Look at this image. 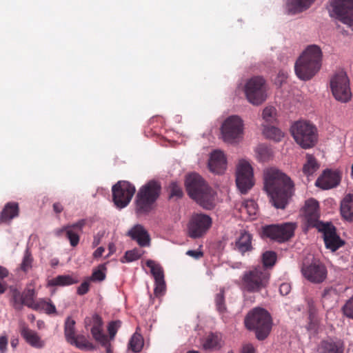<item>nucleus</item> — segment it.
<instances>
[{"label":"nucleus","mask_w":353,"mask_h":353,"mask_svg":"<svg viewBox=\"0 0 353 353\" xmlns=\"http://www.w3.org/2000/svg\"><path fill=\"white\" fill-rule=\"evenodd\" d=\"M264 190L273 206L285 209L295 190L294 183L285 173L276 168L264 171Z\"/></svg>","instance_id":"nucleus-1"},{"label":"nucleus","mask_w":353,"mask_h":353,"mask_svg":"<svg viewBox=\"0 0 353 353\" xmlns=\"http://www.w3.org/2000/svg\"><path fill=\"white\" fill-rule=\"evenodd\" d=\"M189 196L206 210L214 208V192L198 174L187 176L185 181Z\"/></svg>","instance_id":"nucleus-2"},{"label":"nucleus","mask_w":353,"mask_h":353,"mask_svg":"<svg viewBox=\"0 0 353 353\" xmlns=\"http://www.w3.org/2000/svg\"><path fill=\"white\" fill-rule=\"evenodd\" d=\"M321 61V48L316 45L308 46L295 63L296 76L301 80H310L320 70Z\"/></svg>","instance_id":"nucleus-3"},{"label":"nucleus","mask_w":353,"mask_h":353,"mask_svg":"<svg viewBox=\"0 0 353 353\" xmlns=\"http://www.w3.org/2000/svg\"><path fill=\"white\" fill-rule=\"evenodd\" d=\"M271 274L265 267L256 266L243 272L241 276L240 288L243 294L260 293L265 290L270 281Z\"/></svg>","instance_id":"nucleus-4"},{"label":"nucleus","mask_w":353,"mask_h":353,"mask_svg":"<svg viewBox=\"0 0 353 353\" xmlns=\"http://www.w3.org/2000/svg\"><path fill=\"white\" fill-rule=\"evenodd\" d=\"M244 323L248 330L255 332L256 337L259 341H263L268 336L272 327L270 314L266 310L259 307L247 314Z\"/></svg>","instance_id":"nucleus-5"},{"label":"nucleus","mask_w":353,"mask_h":353,"mask_svg":"<svg viewBox=\"0 0 353 353\" xmlns=\"http://www.w3.org/2000/svg\"><path fill=\"white\" fill-rule=\"evenodd\" d=\"M161 183L151 180L141 186L136 196V210L138 213L145 214L150 212L160 196Z\"/></svg>","instance_id":"nucleus-6"},{"label":"nucleus","mask_w":353,"mask_h":353,"mask_svg":"<svg viewBox=\"0 0 353 353\" xmlns=\"http://www.w3.org/2000/svg\"><path fill=\"white\" fill-rule=\"evenodd\" d=\"M292 134L297 144L302 148L314 147L317 142L316 128L310 122L299 121L291 128Z\"/></svg>","instance_id":"nucleus-7"},{"label":"nucleus","mask_w":353,"mask_h":353,"mask_svg":"<svg viewBox=\"0 0 353 353\" xmlns=\"http://www.w3.org/2000/svg\"><path fill=\"white\" fill-rule=\"evenodd\" d=\"M295 228L296 225L292 223L267 225L262 228V236L279 243H283L294 236Z\"/></svg>","instance_id":"nucleus-8"},{"label":"nucleus","mask_w":353,"mask_h":353,"mask_svg":"<svg viewBox=\"0 0 353 353\" xmlns=\"http://www.w3.org/2000/svg\"><path fill=\"white\" fill-rule=\"evenodd\" d=\"M330 88L336 100L347 103L351 99L350 81L345 72L340 71L331 78Z\"/></svg>","instance_id":"nucleus-9"},{"label":"nucleus","mask_w":353,"mask_h":353,"mask_svg":"<svg viewBox=\"0 0 353 353\" xmlns=\"http://www.w3.org/2000/svg\"><path fill=\"white\" fill-rule=\"evenodd\" d=\"M245 92L250 103L259 105L267 98L265 81L261 77L251 78L245 85Z\"/></svg>","instance_id":"nucleus-10"},{"label":"nucleus","mask_w":353,"mask_h":353,"mask_svg":"<svg viewBox=\"0 0 353 353\" xmlns=\"http://www.w3.org/2000/svg\"><path fill=\"white\" fill-rule=\"evenodd\" d=\"M329 12L342 23L353 26V0H332Z\"/></svg>","instance_id":"nucleus-11"},{"label":"nucleus","mask_w":353,"mask_h":353,"mask_svg":"<svg viewBox=\"0 0 353 353\" xmlns=\"http://www.w3.org/2000/svg\"><path fill=\"white\" fill-rule=\"evenodd\" d=\"M221 130L225 142H236L243 132V120L238 116H230L224 121Z\"/></svg>","instance_id":"nucleus-12"},{"label":"nucleus","mask_w":353,"mask_h":353,"mask_svg":"<svg viewBox=\"0 0 353 353\" xmlns=\"http://www.w3.org/2000/svg\"><path fill=\"white\" fill-rule=\"evenodd\" d=\"M112 199L119 208L127 206L135 192V187L126 181H119L112 186Z\"/></svg>","instance_id":"nucleus-13"},{"label":"nucleus","mask_w":353,"mask_h":353,"mask_svg":"<svg viewBox=\"0 0 353 353\" xmlns=\"http://www.w3.org/2000/svg\"><path fill=\"white\" fill-rule=\"evenodd\" d=\"M236 183L242 194H246L254 184L252 168L245 160H241L237 165Z\"/></svg>","instance_id":"nucleus-14"},{"label":"nucleus","mask_w":353,"mask_h":353,"mask_svg":"<svg viewBox=\"0 0 353 353\" xmlns=\"http://www.w3.org/2000/svg\"><path fill=\"white\" fill-rule=\"evenodd\" d=\"M212 223V219L207 214H193L188 227L189 236L194 239L202 236L210 229Z\"/></svg>","instance_id":"nucleus-15"},{"label":"nucleus","mask_w":353,"mask_h":353,"mask_svg":"<svg viewBox=\"0 0 353 353\" xmlns=\"http://www.w3.org/2000/svg\"><path fill=\"white\" fill-rule=\"evenodd\" d=\"M319 227L318 230L323 233L326 248L334 252L343 245L344 242L336 234V228L332 223L321 224Z\"/></svg>","instance_id":"nucleus-16"},{"label":"nucleus","mask_w":353,"mask_h":353,"mask_svg":"<svg viewBox=\"0 0 353 353\" xmlns=\"http://www.w3.org/2000/svg\"><path fill=\"white\" fill-rule=\"evenodd\" d=\"M303 276L314 283H321L327 277V270L324 265L315 261L309 265H303L301 268Z\"/></svg>","instance_id":"nucleus-17"},{"label":"nucleus","mask_w":353,"mask_h":353,"mask_svg":"<svg viewBox=\"0 0 353 353\" xmlns=\"http://www.w3.org/2000/svg\"><path fill=\"white\" fill-rule=\"evenodd\" d=\"M145 264L147 267L150 269L151 273L154 279L155 288L154 293L156 296H161L165 291L163 270L159 264L150 259L148 260Z\"/></svg>","instance_id":"nucleus-18"},{"label":"nucleus","mask_w":353,"mask_h":353,"mask_svg":"<svg viewBox=\"0 0 353 353\" xmlns=\"http://www.w3.org/2000/svg\"><path fill=\"white\" fill-rule=\"evenodd\" d=\"M304 211L308 226L318 229L321 224H325L319 221V205L316 200L310 199L306 201Z\"/></svg>","instance_id":"nucleus-19"},{"label":"nucleus","mask_w":353,"mask_h":353,"mask_svg":"<svg viewBox=\"0 0 353 353\" xmlns=\"http://www.w3.org/2000/svg\"><path fill=\"white\" fill-rule=\"evenodd\" d=\"M86 224L85 219H80L76 223L64 225L65 234L69 240L72 247L75 248L78 245L80 241V234L83 232V228Z\"/></svg>","instance_id":"nucleus-20"},{"label":"nucleus","mask_w":353,"mask_h":353,"mask_svg":"<svg viewBox=\"0 0 353 353\" xmlns=\"http://www.w3.org/2000/svg\"><path fill=\"white\" fill-rule=\"evenodd\" d=\"M341 172L337 170H326L321 176L316 181V185L324 190H328L337 186L341 181Z\"/></svg>","instance_id":"nucleus-21"},{"label":"nucleus","mask_w":353,"mask_h":353,"mask_svg":"<svg viewBox=\"0 0 353 353\" xmlns=\"http://www.w3.org/2000/svg\"><path fill=\"white\" fill-rule=\"evenodd\" d=\"M226 158L224 154L219 150L212 152L208 162L210 170L213 173L221 174L226 170Z\"/></svg>","instance_id":"nucleus-22"},{"label":"nucleus","mask_w":353,"mask_h":353,"mask_svg":"<svg viewBox=\"0 0 353 353\" xmlns=\"http://www.w3.org/2000/svg\"><path fill=\"white\" fill-rule=\"evenodd\" d=\"M129 236L132 240L136 241L141 247L149 246L150 237L148 231L143 225L137 224L128 232Z\"/></svg>","instance_id":"nucleus-23"},{"label":"nucleus","mask_w":353,"mask_h":353,"mask_svg":"<svg viewBox=\"0 0 353 353\" xmlns=\"http://www.w3.org/2000/svg\"><path fill=\"white\" fill-rule=\"evenodd\" d=\"M20 333L25 341L32 347L42 348L44 346V341L41 339L39 334L35 331L28 328L26 325H23L21 327Z\"/></svg>","instance_id":"nucleus-24"},{"label":"nucleus","mask_w":353,"mask_h":353,"mask_svg":"<svg viewBox=\"0 0 353 353\" xmlns=\"http://www.w3.org/2000/svg\"><path fill=\"white\" fill-rule=\"evenodd\" d=\"M19 214V206L17 202L7 203L0 214V223H9Z\"/></svg>","instance_id":"nucleus-25"},{"label":"nucleus","mask_w":353,"mask_h":353,"mask_svg":"<svg viewBox=\"0 0 353 353\" xmlns=\"http://www.w3.org/2000/svg\"><path fill=\"white\" fill-rule=\"evenodd\" d=\"M317 352L343 353L342 343L331 339L323 340L318 346Z\"/></svg>","instance_id":"nucleus-26"},{"label":"nucleus","mask_w":353,"mask_h":353,"mask_svg":"<svg viewBox=\"0 0 353 353\" xmlns=\"http://www.w3.org/2000/svg\"><path fill=\"white\" fill-rule=\"evenodd\" d=\"M340 212L347 221H353V194H346L341 201Z\"/></svg>","instance_id":"nucleus-27"},{"label":"nucleus","mask_w":353,"mask_h":353,"mask_svg":"<svg viewBox=\"0 0 353 353\" xmlns=\"http://www.w3.org/2000/svg\"><path fill=\"white\" fill-rule=\"evenodd\" d=\"M315 0H287L289 13L298 14L307 10Z\"/></svg>","instance_id":"nucleus-28"},{"label":"nucleus","mask_w":353,"mask_h":353,"mask_svg":"<svg viewBox=\"0 0 353 353\" xmlns=\"http://www.w3.org/2000/svg\"><path fill=\"white\" fill-rule=\"evenodd\" d=\"M252 236L250 233L247 232L241 233L240 236L236 241V250H237L242 254H244L247 252L251 251L252 250Z\"/></svg>","instance_id":"nucleus-29"},{"label":"nucleus","mask_w":353,"mask_h":353,"mask_svg":"<svg viewBox=\"0 0 353 353\" xmlns=\"http://www.w3.org/2000/svg\"><path fill=\"white\" fill-rule=\"evenodd\" d=\"M79 279L72 275H59L55 278L49 279L47 283L48 287L67 286L77 283Z\"/></svg>","instance_id":"nucleus-30"},{"label":"nucleus","mask_w":353,"mask_h":353,"mask_svg":"<svg viewBox=\"0 0 353 353\" xmlns=\"http://www.w3.org/2000/svg\"><path fill=\"white\" fill-rule=\"evenodd\" d=\"M221 346V336L219 334H210L203 343V347L206 350H219Z\"/></svg>","instance_id":"nucleus-31"},{"label":"nucleus","mask_w":353,"mask_h":353,"mask_svg":"<svg viewBox=\"0 0 353 353\" xmlns=\"http://www.w3.org/2000/svg\"><path fill=\"white\" fill-rule=\"evenodd\" d=\"M102 326L103 321L101 317L97 314H94L92 316V327L91 328V334L97 341L106 336L102 332Z\"/></svg>","instance_id":"nucleus-32"},{"label":"nucleus","mask_w":353,"mask_h":353,"mask_svg":"<svg viewBox=\"0 0 353 353\" xmlns=\"http://www.w3.org/2000/svg\"><path fill=\"white\" fill-rule=\"evenodd\" d=\"M344 291L339 285L327 288L323 290L322 298L324 301H336L341 293Z\"/></svg>","instance_id":"nucleus-33"},{"label":"nucleus","mask_w":353,"mask_h":353,"mask_svg":"<svg viewBox=\"0 0 353 353\" xmlns=\"http://www.w3.org/2000/svg\"><path fill=\"white\" fill-rule=\"evenodd\" d=\"M68 343L80 350H93L95 348L94 345L89 342L83 335H77Z\"/></svg>","instance_id":"nucleus-34"},{"label":"nucleus","mask_w":353,"mask_h":353,"mask_svg":"<svg viewBox=\"0 0 353 353\" xmlns=\"http://www.w3.org/2000/svg\"><path fill=\"white\" fill-rule=\"evenodd\" d=\"M306 159V163L303 167V172L306 176H310L319 169V165L316 159L311 154H307Z\"/></svg>","instance_id":"nucleus-35"},{"label":"nucleus","mask_w":353,"mask_h":353,"mask_svg":"<svg viewBox=\"0 0 353 353\" xmlns=\"http://www.w3.org/2000/svg\"><path fill=\"white\" fill-rule=\"evenodd\" d=\"M263 133L266 138L276 142L280 141L283 137V133L281 130L274 126L264 125Z\"/></svg>","instance_id":"nucleus-36"},{"label":"nucleus","mask_w":353,"mask_h":353,"mask_svg":"<svg viewBox=\"0 0 353 353\" xmlns=\"http://www.w3.org/2000/svg\"><path fill=\"white\" fill-rule=\"evenodd\" d=\"M75 321L70 316L67 317L65 321L64 334L68 343L77 336L75 334Z\"/></svg>","instance_id":"nucleus-37"},{"label":"nucleus","mask_w":353,"mask_h":353,"mask_svg":"<svg viewBox=\"0 0 353 353\" xmlns=\"http://www.w3.org/2000/svg\"><path fill=\"white\" fill-rule=\"evenodd\" d=\"M23 305H26L34 310H38V301H34L35 291L29 289L23 293Z\"/></svg>","instance_id":"nucleus-38"},{"label":"nucleus","mask_w":353,"mask_h":353,"mask_svg":"<svg viewBox=\"0 0 353 353\" xmlns=\"http://www.w3.org/2000/svg\"><path fill=\"white\" fill-rule=\"evenodd\" d=\"M239 211L246 213L250 216L255 215L257 211V205L253 200H245L241 204Z\"/></svg>","instance_id":"nucleus-39"},{"label":"nucleus","mask_w":353,"mask_h":353,"mask_svg":"<svg viewBox=\"0 0 353 353\" xmlns=\"http://www.w3.org/2000/svg\"><path fill=\"white\" fill-rule=\"evenodd\" d=\"M23 293L17 289L11 290V304L17 310H21L23 306Z\"/></svg>","instance_id":"nucleus-40"},{"label":"nucleus","mask_w":353,"mask_h":353,"mask_svg":"<svg viewBox=\"0 0 353 353\" xmlns=\"http://www.w3.org/2000/svg\"><path fill=\"white\" fill-rule=\"evenodd\" d=\"M277 255L275 252L266 251L262 255L263 265L261 266L265 267L266 270L272 268L276 263Z\"/></svg>","instance_id":"nucleus-41"},{"label":"nucleus","mask_w":353,"mask_h":353,"mask_svg":"<svg viewBox=\"0 0 353 353\" xmlns=\"http://www.w3.org/2000/svg\"><path fill=\"white\" fill-rule=\"evenodd\" d=\"M43 310L48 314H57L55 305L50 299H40L38 300V310Z\"/></svg>","instance_id":"nucleus-42"},{"label":"nucleus","mask_w":353,"mask_h":353,"mask_svg":"<svg viewBox=\"0 0 353 353\" xmlns=\"http://www.w3.org/2000/svg\"><path fill=\"white\" fill-rule=\"evenodd\" d=\"M215 304L216 310L220 313H223L226 311V306L225 303V290L224 288H221L219 293L215 296Z\"/></svg>","instance_id":"nucleus-43"},{"label":"nucleus","mask_w":353,"mask_h":353,"mask_svg":"<svg viewBox=\"0 0 353 353\" xmlns=\"http://www.w3.org/2000/svg\"><path fill=\"white\" fill-rule=\"evenodd\" d=\"M106 270L105 264H101L99 266L98 270L93 271L90 277L88 278L90 281H102L105 279V274L104 270Z\"/></svg>","instance_id":"nucleus-44"},{"label":"nucleus","mask_w":353,"mask_h":353,"mask_svg":"<svg viewBox=\"0 0 353 353\" xmlns=\"http://www.w3.org/2000/svg\"><path fill=\"white\" fill-rule=\"evenodd\" d=\"M141 256L142 252L137 248H134L132 250H128L125 253V255L123 256L125 261L122 259L121 262H132L138 260L139 259L141 258Z\"/></svg>","instance_id":"nucleus-45"},{"label":"nucleus","mask_w":353,"mask_h":353,"mask_svg":"<svg viewBox=\"0 0 353 353\" xmlns=\"http://www.w3.org/2000/svg\"><path fill=\"white\" fill-rule=\"evenodd\" d=\"M256 152L261 161H268L272 154L271 150L265 145L259 146Z\"/></svg>","instance_id":"nucleus-46"},{"label":"nucleus","mask_w":353,"mask_h":353,"mask_svg":"<svg viewBox=\"0 0 353 353\" xmlns=\"http://www.w3.org/2000/svg\"><path fill=\"white\" fill-rule=\"evenodd\" d=\"M129 345H130V349L133 352H139L141 350L142 345H143L141 336L134 334L130 341Z\"/></svg>","instance_id":"nucleus-47"},{"label":"nucleus","mask_w":353,"mask_h":353,"mask_svg":"<svg viewBox=\"0 0 353 353\" xmlns=\"http://www.w3.org/2000/svg\"><path fill=\"white\" fill-rule=\"evenodd\" d=\"M263 119L268 123H272L275 120L276 109L274 107H266L263 111Z\"/></svg>","instance_id":"nucleus-48"},{"label":"nucleus","mask_w":353,"mask_h":353,"mask_svg":"<svg viewBox=\"0 0 353 353\" xmlns=\"http://www.w3.org/2000/svg\"><path fill=\"white\" fill-rule=\"evenodd\" d=\"M33 259L30 252L28 250H26L21 264V268L23 272H27L32 268Z\"/></svg>","instance_id":"nucleus-49"},{"label":"nucleus","mask_w":353,"mask_h":353,"mask_svg":"<svg viewBox=\"0 0 353 353\" xmlns=\"http://www.w3.org/2000/svg\"><path fill=\"white\" fill-rule=\"evenodd\" d=\"M121 325V321L119 320L113 321L109 323L108 325V331L110 335V339H114L119 328Z\"/></svg>","instance_id":"nucleus-50"},{"label":"nucleus","mask_w":353,"mask_h":353,"mask_svg":"<svg viewBox=\"0 0 353 353\" xmlns=\"http://www.w3.org/2000/svg\"><path fill=\"white\" fill-rule=\"evenodd\" d=\"M342 311L345 316L353 319V296L343 305Z\"/></svg>","instance_id":"nucleus-51"},{"label":"nucleus","mask_w":353,"mask_h":353,"mask_svg":"<svg viewBox=\"0 0 353 353\" xmlns=\"http://www.w3.org/2000/svg\"><path fill=\"white\" fill-rule=\"evenodd\" d=\"M170 197L176 196L181 198L183 196V191L181 188L176 182H172L170 185Z\"/></svg>","instance_id":"nucleus-52"},{"label":"nucleus","mask_w":353,"mask_h":353,"mask_svg":"<svg viewBox=\"0 0 353 353\" xmlns=\"http://www.w3.org/2000/svg\"><path fill=\"white\" fill-rule=\"evenodd\" d=\"M90 290V281L87 279L77 288V294L79 295H84L88 292Z\"/></svg>","instance_id":"nucleus-53"},{"label":"nucleus","mask_w":353,"mask_h":353,"mask_svg":"<svg viewBox=\"0 0 353 353\" xmlns=\"http://www.w3.org/2000/svg\"><path fill=\"white\" fill-rule=\"evenodd\" d=\"M105 347L106 353H112V345L107 336L98 341Z\"/></svg>","instance_id":"nucleus-54"},{"label":"nucleus","mask_w":353,"mask_h":353,"mask_svg":"<svg viewBox=\"0 0 353 353\" xmlns=\"http://www.w3.org/2000/svg\"><path fill=\"white\" fill-rule=\"evenodd\" d=\"M291 291V285L288 283H283L279 287V292L281 295H288Z\"/></svg>","instance_id":"nucleus-55"},{"label":"nucleus","mask_w":353,"mask_h":353,"mask_svg":"<svg viewBox=\"0 0 353 353\" xmlns=\"http://www.w3.org/2000/svg\"><path fill=\"white\" fill-rule=\"evenodd\" d=\"M8 340L6 336H0V353H6Z\"/></svg>","instance_id":"nucleus-56"},{"label":"nucleus","mask_w":353,"mask_h":353,"mask_svg":"<svg viewBox=\"0 0 353 353\" xmlns=\"http://www.w3.org/2000/svg\"><path fill=\"white\" fill-rule=\"evenodd\" d=\"M186 254L195 259H199L203 256V252L200 250H188L187 251Z\"/></svg>","instance_id":"nucleus-57"},{"label":"nucleus","mask_w":353,"mask_h":353,"mask_svg":"<svg viewBox=\"0 0 353 353\" xmlns=\"http://www.w3.org/2000/svg\"><path fill=\"white\" fill-rule=\"evenodd\" d=\"M241 353H255V350L252 344L248 343L243 345Z\"/></svg>","instance_id":"nucleus-58"},{"label":"nucleus","mask_w":353,"mask_h":353,"mask_svg":"<svg viewBox=\"0 0 353 353\" xmlns=\"http://www.w3.org/2000/svg\"><path fill=\"white\" fill-rule=\"evenodd\" d=\"M105 251V248L103 247L98 248L93 253V257L95 259L101 257Z\"/></svg>","instance_id":"nucleus-59"},{"label":"nucleus","mask_w":353,"mask_h":353,"mask_svg":"<svg viewBox=\"0 0 353 353\" xmlns=\"http://www.w3.org/2000/svg\"><path fill=\"white\" fill-rule=\"evenodd\" d=\"M53 210L55 213L60 214L63 210V207L60 203L57 202L53 204Z\"/></svg>","instance_id":"nucleus-60"},{"label":"nucleus","mask_w":353,"mask_h":353,"mask_svg":"<svg viewBox=\"0 0 353 353\" xmlns=\"http://www.w3.org/2000/svg\"><path fill=\"white\" fill-rule=\"evenodd\" d=\"M8 275V270L3 267V266H0V279H3L6 277H7Z\"/></svg>","instance_id":"nucleus-61"},{"label":"nucleus","mask_w":353,"mask_h":353,"mask_svg":"<svg viewBox=\"0 0 353 353\" xmlns=\"http://www.w3.org/2000/svg\"><path fill=\"white\" fill-rule=\"evenodd\" d=\"M84 323L85 327H87L88 325H90L91 324H92V317H86L84 320Z\"/></svg>","instance_id":"nucleus-62"},{"label":"nucleus","mask_w":353,"mask_h":353,"mask_svg":"<svg viewBox=\"0 0 353 353\" xmlns=\"http://www.w3.org/2000/svg\"><path fill=\"white\" fill-rule=\"evenodd\" d=\"M64 232L65 233V230H64V226H63L61 228L57 230L56 231V234L57 236H61L62 234V233Z\"/></svg>","instance_id":"nucleus-63"},{"label":"nucleus","mask_w":353,"mask_h":353,"mask_svg":"<svg viewBox=\"0 0 353 353\" xmlns=\"http://www.w3.org/2000/svg\"><path fill=\"white\" fill-rule=\"evenodd\" d=\"M10 344L12 347H14V348L16 347L17 345H18V340L17 339L12 340L10 342Z\"/></svg>","instance_id":"nucleus-64"}]
</instances>
